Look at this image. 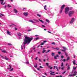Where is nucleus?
<instances>
[{"mask_svg": "<svg viewBox=\"0 0 77 77\" xmlns=\"http://www.w3.org/2000/svg\"><path fill=\"white\" fill-rule=\"evenodd\" d=\"M44 9L45 10H47V5H45L44 7Z\"/></svg>", "mask_w": 77, "mask_h": 77, "instance_id": "nucleus-16", "label": "nucleus"}, {"mask_svg": "<svg viewBox=\"0 0 77 77\" xmlns=\"http://www.w3.org/2000/svg\"><path fill=\"white\" fill-rule=\"evenodd\" d=\"M61 57L62 58V59H63V58L64 57L63 56H62Z\"/></svg>", "mask_w": 77, "mask_h": 77, "instance_id": "nucleus-59", "label": "nucleus"}, {"mask_svg": "<svg viewBox=\"0 0 77 77\" xmlns=\"http://www.w3.org/2000/svg\"><path fill=\"white\" fill-rule=\"evenodd\" d=\"M32 49H33V50H34L35 49V48H32Z\"/></svg>", "mask_w": 77, "mask_h": 77, "instance_id": "nucleus-49", "label": "nucleus"}, {"mask_svg": "<svg viewBox=\"0 0 77 77\" xmlns=\"http://www.w3.org/2000/svg\"><path fill=\"white\" fill-rule=\"evenodd\" d=\"M46 20L47 22H48V23H49V20L47 19H46Z\"/></svg>", "mask_w": 77, "mask_h": 77, "instance_id": "nucleus-31", "label": "nucleus"}, {"mask_svg": "<svg viewBox=\"0 0 77 77\" xmlns=\"http://www.w3.org/2000/svg\"><path fill=\"white\" fill-rule=\"evenodd\" d=\"M32 39H33V38L29 37L26 36H25V38L24 39V42H23V45L21 46V48L23 49V47L24 49H25V45L26 43H28L29 44Z\"/></svg>", "mask_w": 77, "mask_h": 77, "instance_id": "nucleus-1", "label": "nucleus"}, {"mask_svg": "<svg viewBox=\"0 0 77 77\" xmlns=\"http://www.w3.org/2000/svg\"><path fill=\"white\" fill-rule=\"evenodd\" d=\"M65 5H63L62 7H61V9H63L64 8H65Z\"/></svg>", "mask_w": 77, "mask_h": 77, "instance_id": "nucleus-10", "label": "nucleus"}, {"mask_svg": "<svg viewBox=\"0 0 77 77\" xmlns=\"http://www.w3.org/2000/svg\"><path fill=\"white\" fill-rule=\"evenodd\" d=\"M38 38H39V37H37V38H36L35 39V41H37V40H38Z\"/></svg>", "mask_w": 77, "mask_h": 77, "instance_id": "nucleus-38", "label": "nucleus"}, {"mask_svg": "<svg viewBox=\"0 0 77 77\" xmlns=\"http://www.w3.org/2000/svg\"><path fill=\"white\" fill-rule=\"evenodd\" d=\"M46 51V50H44L43 51H42V53H45Z\"/></svg>", "mask_w": 77, "mask_h": 77, "instance_id": "nucleus-24", "label": "nucleus"}, {"mask_svg": "<svg viewBox=\"0 0 77 77\" xmlns=\"http://www.w3.org/2000/svg\"><path fill=\"white\" fill-rule=\"evenodd\" d=\"M44 43H42L40 45H44Z\"/></svg>", "mask_w": 77, "mask_h": 77, "instance_id": "nucleus-62", "label": "nucleus"}, {"mask_svg": "<svg viewBox=\"0 0 77 77\" xmlns=\"http://www.w3.org/2000/svg\"><path fill=\"white\" fill-rule=\"evenodd\" d=\"M8 45H12L11 43H8Z\"/></svg>", "mask_w": 77, "mask_h": 77, "instance_id": "nucleus-37", "label": "nucleus"}, {"mask_svg": "<svg viewBox=\"0 0 77 77\" xmlns=\"http://www.w3.org/2000/svg\"><path fill=\"white\" fill-rule=\"evenodd\" d=\"M40 68H43V67H42V66H40Z\"/></svg>", "mask_w": 77, "mask_h": 77, "instance_id": "nucleus-41", "label": "nucleus"}, {"mask_svg": "<svg viewBox=\"0 0 77 77\" xmlns=\"http://www.w3.org/2000/svg\"><path fill=\"white\" fill-rule=\"evenodd\" d=\"M38 20H39V21H41V23H44V21H43L39 19H38Z\"/></svg>", "mask_w": 77, "mask_h": 77, "instance_id": "nucleus-19", "label": "nucleus"}, {"mask_svg": "<svg viewBox=\"0 0 77 77\" xmlns=\"http://www.w3.org/2000/svg\"><path fill=\"white\" fill-rule=\"evenodd\" d=\"M7 34L9 35H12V33H11V32H9V31L8 30H7Z\"/></svg>", "mask_w": 77, "mask_h": 77, "instance_id": "nucleus-5", "label": "nucleus"}, {"mask_svg": "<svg viewBox=\"0 0 77 77\" xmlns=\"http://www.w3.org/2000/svg\"><path fill=\"white\" fill-rule=\"evenodd\" d=\"M63 66V63L62 62V64H61V66Z\"/></svg>", "mask_w": 77, "mask_h": 77, "instance_id": "nucleus-36", "label": "nucleus"}, {"mask_svg": "<svg viewBox=\"0 0 77 77\" xmlns=\"http://www.w3.org/2000/svg\"><path fill=\"white\" fill-rule=\"evenodd\" d=\"M65 55H66V57L68 56V54H67V53H66V52H65Z\"/></svg>", "mask_w": 77, "mask_h": 77, "instance_id": "nucleus-33", "label": "nucleus"}, {"mask_svg": "<svg viewBox=\"0 0 77 77\" xmlns=\"http://www.w3.org/2000/svg\"><path fill=\"white\" fill-rule=\"evenodd\" d=\"M74 20H75V19H74V18H72L70 22V23L71 24H72V23H73L74 21Z\"/></svg>", "mask_w": 77, "mask_h": 77, "instance_id": "nucleus-6", "label": "nucleus"}, {"mask_svg": "<svg viewBox=\"0 0 77 77\" xmlns=\"http://www.w3.org/2000/svg\"><path fill=\"white\" fill-rule=\"evenodd\" d=\"M56 68L57 69V71H59V69H57V66H54V69H55V68Z\"/></svg>", "mask_w": 77, "mask_h": 77, "instance_id": "nucleus-14", "label": "nucleus"}, {"mask_svg": "<svg viewBox=\"0 0 77 77\" xmlns=\"http://www.w3.org/2000/svg\"><path fill=\"white\" fill-rule=\"evenodd\" d=\"M75 60H74L73 62L74 65H75Z\"/></svg>", "mask_w": 77, "mask_h": 77, "instance_id": "nucleus-21", "label": "nucleus"}, {"mask_svg": "<svg viewBox=\"0 0 77 77\" xmlns=\"http://www.w3.org/2000/svg\"><path fill=\"white\" fill-rule=\"evenodd\" d=\"M53 45H55V43L54 42H53L51 43Z\"/></svg>", "mask_w": 77, "mask_h": 77, "instance_id": "nucleus-40", "label": "nucleus"}, {"mask_svg": "<svg viewBox=\"0 0 77 77\" xmlns=\"http://www.w3.org/2000/svg\"><path fill=\"white\" fill-rule=\"evenodd\" d=\"M73 76H75L77 75V72L76 71H75L74 72H73Z\"/></svg>", "mask_w": 77, "mask_h": 77, "instance_id": "nucleus-7", "label": "nucleus"}, {"mask_svg": "<svg viewBox=\"0 0 77 77\" xmlns=\"http://www.w3.org/2000/svg\"><path fill=\"white\" fill-rule=\"evenodd\" d=\"M46 64L47 65V66H48V63H46Z\"/></svg>", "mask_w": 77, "mask_h": 77, "instance_id": "nucleus-55", "label": "nucleus"}, {"mask_svg": "<svg viewBox=\"0 0 77 77\" xmlns=\"http://www.w3.org/2000/svg\"><path fill=\"white\" fill-rule=\"evenodd\" d=\"M70 69V67L69 66H68L67 70H69Z\"/></svg>", "mask_w": 77, "mask_h": 77, "instance_id": "nucleus-25", "label": "nucleus"}, {"mask_svg": "<svg viewBox=\"0 0 77 77\" xmlns=\"http://www.w3.org/2000/svg\"><path fill=\"white\" fill-rule=\"evenodd\" d=\"M1 14V15L3 17H4V16H5V15H4L3 14Z\"/></svg>", "mask_w": 77, "mask_h": 77, "instance_id": "nucleus-45", "label": "nucleus"}, {"mask_svg": "<svg viewBox=\"0 0 77 77\" xmlns=\"http://www.w3.org/2000/svg\"><path fill=\"white\" fill-rule=\"evenodd\" d=\"M54 57V59H57V58L56 57V56H55Z\"/></svg>", "mask_w": 77, "mask_h": 77, "instance_id": "nucleus-51", "label": "nucleus"}, {"mask_svg": "<svg viewBox=\"0 0 77 77\" xmlns=\"http://www.w3.org/2000/svg\"><path fill=\"white\" fill-rule=\"evenodd\" d=\"M50 51V50H49L46 52V53H48V52H49Z\"/></svg>", "mask_w": 77, "mask_h": 77, "instance_id": "nucleus-43", "label": "nucleus"}, {"mask_svg": "<svg viewBox=\"0 0 77 77\" xmlns=\"http://www.w3.org/2000/svg\"><path fill=\"white\" fill-rule=\"evenodd\" d=\"M4 1V0H0V2H1V4L2 5H5V3H3V2Z\"/></svg>", "mask_w": 77, "mask_h": 77, "instance_id": "nucleus-9", "label": "nucleus"}, {"mask_svg": "<svg viewBox=\"0 0 77 77\" xmlns=\"http://www.w3.org/2000/svg\"><path fill=\"white\" fill-rule=\"evenodd\" d=\"M65 72H66V71H65L64 72H63L62 73V74H65Z\"/></svg>", "mask_w": 77, "mask_h": 77, "instance_id": "nucleus-57", "label": "nucleus"}, {"mask_svg": "<svg viewBox=\"0 0 77 77\" xmlns=\"http://www.w3.org/2000/svg\"><path fill=\"white\" fill-rule=\"evenodd\" d=\"M56 77H62V76L60 75V76H56Z\"/></svg>", "mask_w": 77, "mask_h": 77, "instance_id": "nucleus-54", "label": "nucleus"}, {"mask_svg": "<svg viewBox=\"0 0 77 77\" xmlns=\"http://www.w3.org/2000/svg\"><path fill=\"white\" fill-rule=\"evenodd\" d=\"M45 42H47V41H44L43 42V43H45Z\"/></svg>", "mask_w": 77, "mask_h": 77, "instance_id": "nucleus-61", "label": "nucleus"}, {"mask_svg": "<svg viewBox=\"0 0 77 77\" xmlns=\"http://www.w3.org/2000/svg\"><path fill=\"white\" fill-rule=\"evenodd\" d=\"M38 57H37L35 58V60H36L38 59Z\"/></svg>", "mask_w": 77, "mask_h": 77, "instance_id": "nucleus-52", "label": "nucleus"}, {"mask_svg": "<svg viewBox=\"0 0 77 77\" xmlns=\"http://www.w3.org/2000/svg\"><path fill=\"white\" fill-rule=\"evenodd\" d=\"M70 8L69 7H67L65 8V13L66 14H68Z\"/></svg>", "mask_w": 77, "mask_h": 77, "instance_id": "nucleus-2", "label": "nucleus"}, {"mask_svg": "<svg viewBox=\"0 0 77 77\" xmlns=\"http://www.w3.org/2000/svg\"><path fill=\"white\" fill-rule=\"evenodd\" d=\"M73 70H75V69H76V68H77V67H73Z\"/></svg>", "mask_w": 77, "mask_h": 77, "instance_id": "nucleus-29", "label": "nucleus"}, {"mask_svg": "<svg viewBox=\"0 0 77 77\" xmlns=\"http://www.w3.org/2000/svg\"><path fill=\"white\" fill-rule=\"evenodd\" d=\"M64 68H65V67H62L61 68L63 70V69H64Z\"/></svg>", "mask_w": 77, "mask_h": 77, "instance_id": "nucleus-44", "label": "nucleus"}, {"mask_svg": "<svg viewBox=\"0 0 77 77\" xmlns=\"http://www.w3.org/2000/svg\"><path fill=\"white\" fill-rule=\"evenodd\" d=\"M14 70V68H12L10 70H9V71H12Z\"/></svg>", "mask_w": 77, "mask_h": 77, "instance_id": "nucleus-22", "label": "nucleus"}, {"mask_svg": "<svg viewBox=\"0 0 77 77\" xmlns=\"http://www.w3.org/2000/svg\"><path fill=\"white\" fill-rule=\"evenodd\" d=\"M17 34L18 35H19V36H21V34L20 32H18L17 33Z\"/></svg>", "mask_w": 77, "mask_h": 77, "instance_id": "nucleus-15", "label": "nucleus"}, {"mask_svg": "<svg viewBox=\"0 0 77 77\" xmlns=\"http://www.w3.org/2000/svg\"><path fill=\"white\" fill-rule=\"evenodd\" d=\"M26 63H27V64H29V61H27V62Z\"/></svg>", "mask_w": 77, "mask_h": 77, "instance_id": "nucleus-46", "label": "nucleus"}, {"mask_svg": "<svg viewBox=\"0 0 77 77\" xmlns=\"http://www.w3.org/2000/svg\"><path fill=\"white\" fill-rule=\"evenodd\" d=\"M74 14V11H70L68 14L69 16V17H71L72 15Z\"/></svg>", "mask_w": 77, "mask_h": 77, "instance_id": "nucleus-3", "label": "nucleus"}, {"mask_svg": "<svg viewBox=\"0 0 77 77\" xmlns=\"http://www.w3.org/2000/svg\"><path fill=\"white\" fill-rule=\"evenodd\" d=\"M37 70H40V69L39 68H37Z\"/></svg>", "mask_w": 77, "mask_h": 77, "instance_id": "nucleus-60", "label": "nucleus"}, {"mask_svg": "<svg viewBox=\"0 0 77 77\" xmlns=\"http://www.w3.org/2000/svg\"><path fill=\"white\" fill-rule=\"evenodd\" d=\"M51 75H55V74H53V73H50Z\"/></svg>", "mask_w": 77, "mask_h": 77, "instance_id": "nucleus-35", "label": "nucleus"}, {"mask_svg": "<svg viewBox=\"0 0 77 77\" xmlns=\"http://www.w3.org/2000/svg\"><path fill=\"white\" fill-rule=\"evenodd\" d=\"M37 16H38V17H41V15H40L39 14H37Z\"/></svg>", "mask_w": 77, "mask_h": 77, "instance_id": "nucleus-32", "label": "nucleus"}, {"mask_svg": "<svg viewBox=\"0 0 77 77\" xmlns=\"http://www.w3.org/2000/svg\"><path fill=\"white\" fill-rule=\"evenodd\" d=\"M63 11V10L62 9H61V10H60V13H62V12Z\"/></svg>", "mask_w": 77, "mask_h": 77, "instance_id": "nucleus-28", "label": "nucleus"}, {"mask_svg": "<svg viewBox=\"0 0 77 77\" xmlns=\"http://www.w3.org/2000/svg\"><path fill=\"white\" fill-rule=\"evenodd\" d=\"M73 72H71L69 73V77H72V76H73V74H72V73Z\"/></svg>", "mask_w": 77, "mask_h": 77, "instance_id": "nucleus-8", "label": "nucleus"}, {"mask_svg": "<svg viewBox=\"0 0 77 77\" xmlns=\"http://www.w3.org/2000/svg\"><path fill=\"white\" fill-rule=\"evenodd\" d=\"M69 57H68L67 59V61H68V60H69Z\"/></svg>", "mask_w": 77, "mask_h": 77, "instance_id": "nucleus-39", "label": "nucleus"}, {"mask_svg": "<svg viewBox=\"0 0 77 77\" xmlns=\"http://www.w3.org/2000/svg\"><path fill=\"white\" fill-rule=\"evenodd\" d=\"M62 61H63V62H65V61H66V60L65 59H63Z\"/></svg>", "mask_w": 77, "mask_h": 77, "instance_id": "nucleus-34", "label": "nucleus"}, {"mask_svg": "<svg viewBox=\"0 0 77 77\" xmlns=\"http://www.w3.org/2000/svg\"><path fill=\"white\" fill-rule=\"evenodd\" d=\"M8 7H9V8H11V6L9 4H8Z\"/></svg>", "mask_w": 77, "mask_h": 77, "instance_id": "nucleus-30", "label": "nucleus"}, {"mask_svg": "<svg viewBox=\"0 0 77 77\" xmlns=\"http://www.w3.org/2000/svg\"><path fill=\"white\" fill-rule=\"evenodd\" d=\"M48 33H51V32H50V31H48Z\"/></svg>", "mask_w": 77, "mask_h": 77, "instance_id": "nucleus-63", "label": "nucleus"}, {"mask_svg": "<svg viewBox=\"0 0 77 77\" xmlns=\"http://www.w3.org/2000/svg\"><path fill=\"white\" fill-rule=\"evenodd\" d=\"M56 50H59V48H55Z\"/></svg>", "mask_w": 77, "mask_h": 77, "instance_id": "nucleus-53", "label": "nucleus"}, {"mask_svg": "<svg viewBox=\"0 0 77 77\" xmlns=\"http://www.w3.org/2000/svg\"><path fill=\"white\" fill-rule=\"evenodd\" d=\"M52 56H54V53H52Z\"/></svg>", "mask_w": 77, "mask_h": 77, "instance_id": "nucleus-27", "label": "nucleus"}, {"mask_svg": "<svg viewBox=\"0 0 77 77\" xmlns=\"http://www.w3.org/2000/svg\"><path fill=\"white\" fill-rule=\"evenodd\" d=\"M9 66L10 67V68H8V69H11V66L10 64L9 65Z\"/></svg>", "mask_w": 77, "mask_h": 77, "instance_id": "nucleus-20", "label": "nucleus"}, {"mask_svg": "<svg viewBox=\"0 0 77 77\" xmlns=\"http://www.w3.org/2000/svg\"><path fill=\"white\" fill-rule=\"evenodd\" d=\"M29 21V22H31V23H35V22L32 20H30Z\"/></svg>", "mask_w": 77, "mask_h": 77, "instance_id": "nucleus-18", "label": "nucleus"}, {"mask_svg": "<svg viewBox=\"0 0 77 77\" xmlns=\"http://www.w3.org/2000/svg\"><path fill=\"white\" fill-rule=\"evenodd\" d=\"M58 54H60L61 52H58Z\"/></svg>", "mask_w": 77, "mask_h": 77, "instance_id": "nucleus-48", "label": "nucleus"}, {"mask_svg": "<svg viewBox=\"0 0 77 77\" xmlns=\"http://www.w3.org/2000/svg\"><path fill=\"white\" fill-rule=\"evenodd\" d=\"M35 36H38V37H39V35H35Z\"/></svg>", "mask_w": 77, "mask_h": 77, "instance_id": "nucleus-50", "label": "nucleus"}, {"mask_svg": "<svg viewBox=\"0 0 77 77\" xmlns=\"http://www.w3.org/2000/svg\"><path fill=\"white\" fill-rule=\"evenodd\" d=\"M14 12L15 13V14H17V13H18V11L16 9H14Z\"/></svg>", "mask_w": 77, "mask_h": 77, "instance_id": "nucleus-11", "label": "nucleus"}, {"mask_svg": "<svg viewBox=\"0 0 77 77\" xmlns=\"http://www.w3.org/2000/svg\"><path fill=\"white\" fill-rule=\"evenodd\" d=\"M38 66V64H37V63H35V65L34 66V67L35 68H37V67Z\"/></svg>", "mask_w": 77, "mask_h": 77, "instance_id": "nucleus-17", "label": "nucleus"}, {"mask_svg": "<svg viewBox=\"0 0 77 77\" xmlns=\"http://www.w3.org/2000/svg\"><path fill=\"white\" fill-rule=\"evenodd\" d=\"M42 27H45V26H44V25H42Z\"/></svg>", "mask_w": 77, "mask_h": 77, "instance_id": "nucleus-42", "label": "nucleus"}, {"mask_svg": "<svg viewBox=\"0 0 77 77\" xmlns=\"http://www.w3.org/2000/svg\"><path fill=\"white\" fill-rule=\"evenodd\" d=\"M34 21H37V22H38V23L39 22V21L35 19L34 20Z\"/></svg>", "mask_w": 77, "mask_h": 77, "instance_id": "nucleus-26", "label": "nucleus"}, {"mask_svg": "<svg viewBox=\"0 0 77 77\" xmlns=\"http://www.w3.org/2000/svg\"><path fill=\"white\" fill-rule=\"evenodd\" d=\"M61 51H65V50H61Z\"/></svg>", "mask_w": 77, "mask_h": 77, "instance_id": "nucleus-56", "label": "nucleus"}, {"mask_svg": "<svg viewBox=\"0 0 77 77\" xmlns=\"http://www.w3.org/2000/svg\"><path fill=\"white\" fill-rule=\"evenodd\" d=\"M4 8H6V5H5L4 6Z\"/></svg>", "mask_w": 77, "mask_h": 77, "instance_id": "nucleus-64", "label": "nucleus"}, {"mask_svg": "<svg viewBox=\"0 0 77 77\" xmlns=\"http://www.w3.org/2000/svg\"><path fill=\"white\" fill-rule=\"evenodd\" d=\"M23 14L25 16H27L28 15V13H24Z\"/></svg>", "mask_w": 77, "mask_h": 77, "instance_id": "nucleus-12", "label": "nucleus"}, {"mask_svg": "<svg viewBox=\"0 0 77 77\" xmlns=\"http://www.w3.org/2000/svg\"><path fill=\"white\" fill-rule=\"evenodd\" d=\"M0 56H1V57H2V58L3 59H5V60H11L10 59L7 58V57L6 56L4 57L2 56L1 55H0Z\"/></svg>", "mask_w": 77, "mask_h": 77, "instance_id": "nucleus-4", "label": "nucleus"}, {"mask_svg": "<svg viewBox=\"0 0 77 77\" xmlns=\"http://www.w3.org/2000/svg\"><path fill=\"white\" fill-rule=\"evenodd\" d=\"M2 52L3 53H7V51L5 50H1Z\"/></svg>", "mask_w": 77, "mask_h": 77, "instance_id": "nucleus-13", "label": "nucleus"}, {"mask_svg": "<svg viewBox=\"0 0 77 77\" xmlns=\"http://www.w3.org/2000/svg\"><path fill=\"white\" fill-rule=\"evenodd\" d=\"M62 48H63V49H64L65 50L66 49V47H63Z\"/></svg>", "mask_w": 77, "mask_h": 77, "instance_id": "nucleus-23", "label": "nucleus"}, {"mask_svg": "<svg viewBox=\"0 0 77 77\" xmlns=\"http://www.w3.org/2000/svg\"><path fill=\"white\" fill-rule=\"evenodd\" d=\"M45 75H46V76H47V74L45 72Z\"/></svg>", "mask_w": 77, "mask_h": 77, "instance_id": "nucleus-47", "label": "nucleus"}, {"mask_svg": "<svg viewBox=\"0 0 77 77\" xmlns=\"http://www.w3.org/2000/svg\"><path fill=\"white\" fill-rule=\"evenodd\" d=\"M40 46H41L40 45H39L38 46H37V48H38L40 47Z\"/></svg>", "mask_w": 77, "mask_h": 77, "instance_id": "nucleus-58", "label": "nucleus"}]
</instances>
